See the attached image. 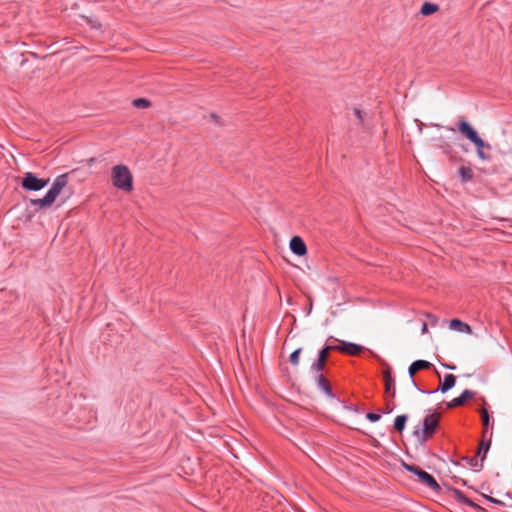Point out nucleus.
<instances>
[{
  "mask_svg": "<svg viewBox=\"0 0 512 512\" xmlns=\"http://www.w3.org/2000/svg\"><path fill=\"white\" fill-rule=\"evenodd\" d=\"M440 414L433 412L426 415L422 422V429L419 427L413 431V435L417 437L418 442L424 445L429 438L433 436L439 426Z\"/></svg>",
  "mask_w": 512,
  "mask_h": 512,
  "instance_id": "obj_1",
  "label": "nucleus"
},
{
  "mask_svg": "<svg viewBox=\"0 0 512 512\" xmlns=\"http://www.w3.org/2000/svg\"><path fill=\"white\" fill-rule=\"evenodd\" d=\"M112 184L124 192H130L133 189L132 174L127 166L120 164L113 167Z\"/></svg>",
  "mask_w": 512,
  "mask_h": 512,
  "instance_id": "obj_2",
  "label": "nucleus"
},
{
  "mask_svg": "<svg viewBox=\"0 0 512 512\" xmlns=\"http://www.w3.org/2000/svg\"><path fill=\"white\" fill-rule=\"evenodd\" d=\"M402 466L406 471L414 474L421 484L426 485L436 493H439L441 491V487L436 481V479L425 470L421 469L416 465L408 464L405 462H403Z\"/></svg>",
  "mask_w": 512,
  "mask_h": 512,
  "instance_id": "obj_3",
  "label": "nucleus"
},
{
  "mask_svg": "<svg viewBox=\"0 0 512 512\" xmlns=\"http://www.w3.org/2000/svg\"><path fill=\"white\" fill-rule=\"evenodd\" d=\"M48 183V178H39L33 172H26L22 178L21 186L26 191H40L46 187Z\"/></svg>",
  "mask_w": 512,
  "mask_h": 512,
  "instance_id": "obj_4",
  "label": "nucleus"
},
{
  "mask_svg": "<svg viewBox=\"0 0 512 512\" xmlns=\"http://www.w3.org/2000/svg\"><path fill=\"white\" fill-rule=\"evenodd\" d=\"M331 350H335L334 346L326 345L318 352L317 359L312 363L310 368L312 373L323 372L329 352Z\"/></svg>",
  "mask_w": 512,
  "mask_h": 512,
  "instance_id": "obj_5",
  "label": "nucleus"
},
{
  "mask_svg": "<svg viewBox=\"0 0 512 512\" xmlns=\"http://www.w3.org/2000/svg\"><path fill=\"white\" fill-rule=\"evenodd\" d=\"M68 183V174H61L57 176L52 183L50 189L47 191V194L55 201L56 198L61 193L62 189L67 185Z\"/></svg>",
  "mask_w": 512,
  "mask_h": 512,
  "instance_id": "obj_6",
  "label": "nucleus"
},
{
  "mask_svg": "<svg viewBox=\"0 0 512 512\" xmlns=\"http://www.w3.org/2000/svg\"><path fill=\"white\" fill-rule=\"evenodd\" d=\"M333 346H334L335 350H338L344 354L352 355V356L358 355L364 349L363 346H361L359 344L347 342V341H339L338 345H333Z\"/></svg>",
  "mask_w": 512,
  "mask_h": 512,
  "instance_id": "obj_7",
  "label": "nucleus"
},
{
  "mask_svg": "<svg viewBox=\"0 0 512 512\" xmlns=\"http://www.w3.org/2000/svg\"><path fill=\"white\" fill-rule=\"evenodd\" d=\"M315 375L316 386L320 389L328 398L334 399L336 396L332 390L329 381L324 377L322 372L313 373Z\"/></svg>",
  "mask_w": 512,
  "mask_h": 512,
  "instance_id": "obj_8",
  "label": "nucleus"
},
{
  "mask_svg": "<svg viewBox=\"0 0 512 512\" xmlns=\"http://www.w3.org/2000/svg\"><path fill=\"white\" fill-rule=\"evenodd\" d=\"M449 491L451 492L452 497L459 504L471 507L473 509H479L480 508L479 505H477L475 502H473L471 499H469L461 490L450 487Z\"/></svg>",
  "mask_w": 512,
  "mask_h": 512,
  "instance_id": "obj_9",
  "label": "nucleus"
},
{
  "mask_svg": "<svg viewBox=\"0 0 512 512\" xmlns=\"http://www.w3.org/2000/svg\"><path fill=\"white\" fill-rule=\"evenodd\" d=\"M476 395V392L475 391H472V390H469V389H466L464 390L460 396L452 399L451 401L447 402L446 403V406L447 408L449 409H452V408H455V407H460L462 406L468 399H471L473 398L474 396Z\"/></svg>",
  "mask_w": 512,
  "mask_h": 512,
  "instance_id": "obj_10",
  "label": "nucleus"
},
{
  "mask_svg": "<svg viewBox=\"0 0 512 512\" xmlns=\"http://www.w3.org/2000/svg\"><path fill=\"white\" fill-rule=\"evenodd\" d=\"M290 250L297 256H304L307 253V247L303 239L299 236H294L290 240Z\"/></svg>",
  "mask_w": 512,
  "mask_h": 512,
  "instance_id": "obj_11",
  "label": "nucleus"
},
{
  "mask_svg": "<svg viewBox=\"0 0 512 512\" xmlns=\"http://www.w3.org/2000/svg\"><path fill=\"white\" fill-rule=\"evenodd\" d=\"M456 384V376L453 375V374H446L445 377H444V380L442 382H440V385L437 389H435L434 391L437 392H441V393H446L448 392L449 390H451Z\"/></svg>",
  "mask_w": 512,
  "mask_h": 512,
  "instance_id": "obj_12",
  "label": "nucleus"
},
{
  "mask_svg": "<svg viewBox=\"0 0 512 512\" xmlns=\"http://www.w3.org/2000/svg\"><path fill=\"white\" fill-rule=\"evenodd\" d=\"M54 203V200L46 193L44 197L38 199H31L30 205L38 209H45L50 207Z\"/></svg>",
  "mask_w": 512,
  "mask_h": 512,
  "instance_id": "obj_13",
  "label": "nucleus"
},
{
  "mask_svg": "<svg viewBox=\"0 0 512 512\" xmlns=\"http://www.w3.org/2000/svg\"><path fill=\"white\" fill-rule=\"evenodd\" d=\"M384 382H385V391L390 394L391 397H395L396 389H395V379L391 375L389 370L384 372Z\"/></svg>",
  "mask_w": 512,
  "mask_h": 512,
  "instance_id": "obj_14",
  "label": "nucleus"
},
{
  "mask_svg": "<svg viewBox=\"0 0 512 512\" xmlns=\"http://www.w3.org/2000/svg\"><path fill=\"white\" fill-rule=\"evenodd\" d=\"M449 327H450V329L456 330L461 333H471V327L467 323H465L457 318L452 319L450 321Z\"/></svg>",
  "mask_w": 512,
  "mask_h": 512,
  "instance_id": "obj_15",
  "label": "nucleus"
},
{
  "mask_svg": "<svg viewBox=\"0 0 512 512\" xmlns=\"http://www.w3.org/2000/svg\"><path fill=\"white\" fill-rule=\"evenodd\" d=\"M466 136L475 146H485L484 140L478 135L477 130H459Z\"/></svg>",
  "mask_w": 512,
  "mask_h": 512,
  "instance_id": "obj_16",
  "label": "nucleus"
},
{
  "mask_svg": "<svg viewBox=\"0 0 512 512\" xmlns=\"http://www.w3.org/2000/svg\"><path fill=\"white\" fill-rule=\"evenodd\" d=\"M490 437H492V432L490 433ZM490 446H491V438H489L488 440L483 439L479 443L477 457L481 458V461L485 460L486 455L490 449Z\"/></svg>",
  "mask_w": 512,
  "mask_h": 512,
  "instance_id": "obj_17",
  "label": "nucleus"
},
{
  "mask_svg": "<svg viewBox=\"0 0 512 512\" xmlns=\"http://www.w3.org/2000/svg\"><path fill=\"white\" fill-rule=\"evenodd\" d=\"M458 172L463 183L471 181L474 177L473 170L467 166H460Z\"/></svg>",
  "mask_w": 512,
  "mask_h": 512,
  "instance_id": "obj_18",
  "label": "nucleus"
},
{
  "mask_svg": "<svg viewBox=\"0 0 512 512\" xmlns=\"http://www.w3.org/2000/svg\"><path fill=\"white\" fill-rule=\"evenodd\" d=\"M407 420H408V415H406V414L398 415L394 420V424H393L394 429L401 433L405 429Z\"/></svg>",
  "mask_w": 512,
  "mask_h": 512,
  "instance_id": "obj_19",
  "label": "nucleus"
},
{
  "mask_svg": "<svg viewBox=\"0 0 512 512\" xmlns=\"http://www.w3.org/2000/svg\"><path fill=\"white\" fill-rule=\"evenodd\" d=\"M439 7L437 4L431 3V2H425L421 7V14L424 16L431 15L438 11Z\"/></svg>",
  "mask_w": 512,
  "mask_h": 512,
  "instance_id": "obj_20",
  "label": "nucleus"
},
{
  "mask_svg": "<svg viewBox=\"0 0 512 512\" xmlns=\"http://www.w3.org/2000/svg\"><path fill=\"white\" fill-rule=\"evenodd\" d=\"M432 146L435 148L442 149L445 153H448L450 144L448 141L443 139L442 137L439 138H433L432 139Z\"/></svg>",
  "mask_w": 512,
  "mask_h": 512,
  "instance_id": "obj_21",
  "label": "nucleus"
},
{
  "mask_svg": "<svg viewBox=\"0 0 512 512\" xmlns=\"http://www.w3.org/2000/svg\"><path fill=\"white\" fill-rule=\"evenodd\" d=\"M353 113H354V116L358 119V124H360V125L368 124V122L366 121V119L368 117L367 112H364L359 108H354Z\"/></svg>",
  "mask_w": 512,
  "mask_h": 512,
  "instance_id": "obj_22",
  "label": "nucleus"
},
{
  "mask_svg": "<svg viewBox=\"0 0 512 512\" xmlns=\"http://www.w3.org/2000/svg\"><path fill=\"white\" fill-rule=\"evenodd\" d=\"M480 414H481L482 424L484 426L483 434L485 435L486 432H487V427L490 425L491 417H490V415H489V413H488L486 408H481L480 409Z\"/></svg>",
  "mask_w": 512,
  "mask_h": 512,
  "instance_id": "obj_23",
  "label": "nucleus"
},
{
  "mask_svg": "<svg viewBox=\"0 0 512 512\" xmlns=\"http://www.w3.org/2000/svg\"><path fill=\"white\" fill-rule=\"evenodd\" d=\"M132 105L137 109H145L150 106V102L145 98H137L132 101Z\"/></svg>",
  "mask_w": 512,
  "mask_h": 512,
  "instance_id": "obj_24",
  "label": "nucleus"
},
{
  "mask_svg": "<svg viewBox=\"0 0 512 512\" xmlns=\"http://www.w3.org/2000/svg\"><path fill=\"white\" fill-rule=\"evenodd\" d=\"M412 363L416 367L417 371L433 367V364L426 360H416Z\"/></svg>",
  "mask_w": 512,
  "mask_h": 512,
  "instance_id": "obj_25",
  "label": "nucleus"
},
{
  "mask_svg": "<svg viewBox=\"0 0 512 512\" xmlns=\"http://www.w3.org/2000/svg\"><path fill=\"white\" fill-rule=\"evenodd\" d=\"M468 463L470 464V466L474 467L475 470H481L483 468V462L484 461H481V458L478 459V457H472V458H465Z\"/></svg>",
  "mask_w": 512,
  "mask_h": 512,
  "instance_id": "obj_26",
  "label": "nucleus"
},
{
  "mask_svg": "<svg viewBox=\"0 0 512 512\" xmlns=\"http://www.w3.org/2000/svg\"><path fill=\"white\" fill-rule=\"evenodd\" d=\"M301 351H302L301 348H297L290 354L289 361L292 365L297 366L299 364V357H300Z\"/></svg>",
  "mask_w": 512,
  "mask_h": 512,
  "instance_id": "obj_27",
  "label": "nucleus"
},
{
  "mask_svg": "<svg viewBox=\"0 0 512 512\" xmlns=\"http://www.w3.org/2000/svg\"><path fill=\"white\" fill-rule=\"evenodd\" d=\"M411 384H412V386H413L417 391H419V392H420V393H422V394L431 395V394L436 393V391L424 390V389L420 388V387H419V385L417 384V382H416L414 379H412V380H411Z\"/></svg>",
  "mask_w": 512,
  "mask_h": 512,
  "instance_id": "obj_28",
  "label": "nucleus"
},
{
  "mask_svg": "<svg viewBox=\"0 0 512 512\" xmlns=\"http://www.w3.org/2000/svg\"><path fill=\"white\" fill-rule=\"evenodd\" d=\"M455 128H472V127L465 118L460 117L459 121L456 123Z\"/></svg>",
  "mask_w": 512,
  "mask_h": 512,
  "instance_id": "obj_29",
  "label": "nucleus"
},
{
  "mask_svg": "<svg viewBox=\"0 0 512 512\" xmlns=\"http://www.w3.org/2000/svg\"><path fill=\"white\" fill-rule=\"evenodd\" d=\"M366 418L367 420H369L370 422H377L380 420L381 418V415L380 414H377V413H372V412H368L366 414Z\"/></svg>",
  "mask_w": 512,
  "mask_h": 512,
  "instance_id": "obj_30",
  "label": "nucleus"
},
{
  "mask_svg": "<svg viewBox=\"0 0 512 512\" xmlns=\"http://www.w3.org/2000/svg\"><path fill=\"white\" fill-rule=\"evenodd\" d=\"M483 497H484L487 501H489V502H491V503H493V504H495V505L505 506V503H504L503 501H501V500H498V499H496V498H493V497L488 496V495H485V494H483Z\"/></svg>",
  "mask_w": 512,
  "mask_h": 512,
  "instance_id": "obj_31",
  "label": "nucleus"
},
{
  "mask_svg": "<svg viewBox=\"0 0 512 512\" xmlns=\"http://www.w3.org/2000/svg\"><path fill=\"white\" fill-rule=\"evenodd\" d=\"M484 147L485 146H477V155L482 160H486L488 158L487 155L484 153Z\"/></svg>",
  "mask_w": 512,
  "mask_h": 512,
  "instance_id": "obj_32",
  "label": "nucleus"
},
{
  "mask_svg": "<svg viewBox=\"0 0 512 512\" xmlns=\"http://www.w3.org/2000/svg\"><path fill=\"white\" fill-rule=\"evenodd\" d=\"M416 372H417L416 367L413 365V363H411V365L408 367V374H409V377L411 380L414 379V375Z\"/></svg>",
  "mask_w": 512,
  "mask_h": 512,
  "instance_id": "obj_33",
  "label": "nucleus"
},
{
  "mask_svg": "<svg viewBox=\"0 0 512 512\" xmlns=\"http://www.w3.org/2000/svg\"><path fill=\"white\" fill-rule=\"evenodd\" d=\"M210 118L213 120V123H214L215 125H223V123H222V122H220V120H219V116H218L217 114L212 113V114L210 115Z\"/></svg>",
  "mask_w": 512,
  "mask_h": 512,
  "instance_id": "obj_34",
  "label": "nucleus"
},
{
  "mask_svg": "<svg viewBox=\"0 0 512 512\" xmlns=\"http://www.w3.org/2000/svg\"><path fill=\"white\" fill-rule=\"evenodd\" d=\"M441 365H442L443 367H445L446 369H449V370H455V369H456V366H454V365H449V364H447V363H441Z\"/></svg>",
  "mask_w": 512,
  "mask_h": 512,
  "instance_id": "obj_35",
  "label": "nucleus"
},
{
  "mask_svg": "<svg viewBox=\"0 0 512 512\" xmlns=\"http://www.w3.org/2000/svg\"><path fill=\"white\" fill-rule=\"evenodd\" d=\"M421 330H422L423 333L427 331V324L426 323H423Z\"/></svg>",
  "mask_w": 512,
  "mask_h": 512,
  "instance_id": "obj_36",
  "label": "nucleus"
},
{
  "mask_svg": "<svg viewBox=\"0 0 512 512\" xmlns=\"http://www.w3.org/2000/svg\"><path fill=\"white\" fill-rule=\"evenodd\" d=\"M391 412H392V409H390L389 407H386V411H385V413L389 414V413H391Z\"/></svg>",
  "mask_w": 512,
  "mask_h": 512,
  "instance_id": "obj_37",
  "label": "nucleus"
},
{
  "mask_svg": "<svg viewBox=\"0 0 512 512\" xmlns=\"http://www.w3.org/2000/svg\"><path fill=\"white\" fill-rule=\"evenodd\" d=\"M434 127L437 128V129L443 128L442 126H440L438 124L434 125Z\"/></svg>",
  "mask_w": 512,
  "mask_h": 512,
  "instance_id": "obj_38",
  "label": "nucleus"
}]
</instances>
